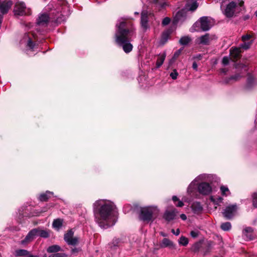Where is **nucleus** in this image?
Here are the masks:
<instances>
[{"instance_id": "15", "label": "nucleus", "mask_w": 257, "mask_h": 257, "mask_svg": "<svg viewBox=\"0 0 257 257\" xmlns=\"http://www.w3.org/2000/svg\"><path fill=\"white\" fill-rule=\"evenodd\" d=\"M51 22L49 15L43 13L39 17L37 20V24L39 26L47 25L48 23Z\"/></svg>"}, {"instance_id": "49", "label": "nucleus", "mask_w": 257, "mask_h": 257, "mask_svg": "<svg viewBox=\"0 0 257 257\" xmlns=\"http://www.w3.org/2000/svg\"><path fill=\"white\" fill-rule=\"evenodd\" d=\"M229 58L227 56H224L222 60V63L224 66H226L229 64Z\"/></svg>"}, {"instance_id": "37", "label": "nucleus", "mask_w": 257, "mask_h": 257, "mask_svg": "<svg viewBox=\"0 0 257 257\" xmlns=\"http://www.w3.org/2000/svg\"><path fill=\"white\" fill-rule=\"evenodd\" d=\"M210 200L215 205H219L220 203H221L223 200V198L221 197H218L217 198H214L213 197H210Z\"/></svg>"}, {"instance_id": "32", "label": "nucleus", "mask_w": 257, "mask_h": 257, "mask_svg": "<svg viewBox=\"0 0 257 257\" xmlns=\"http://www.w3.org/2000/svg\"><path fill=\"white\" fill-rule=\"evenodd\" d=\"M37 46V44L32 40V38H29L27 44V46L29 48V49L31 51H33Z\"/></svg>"}, {"instance_id": "55", "label": "nucleus", "mask_w": 257, "mask_h": 257, "mask_svg": "<svg viewBox=\"0 0 257 257\" xmlns=\"http://www.w3.org/2000/svg\"><path fill=\"white\" fill-rule=\"evenodd\" d=\"M171 232L176 235H178L180 233V230L178 228L175 231L174 229H172Z\"/></svg>"}, {"instance_id": "47", "label": "nucleus", "mask_w": 257, "mask_h": 257, "mask_svg": "<svg viewBox=\"0 0 257 257\" xmlns=\"http://www.w3.org/2000/svg\"><path fill=\"white\" fill-rule=\"evenodd\" d=\"M154 3L155 4H158L162 9H164L166 6H168V4L166 2L159 3V0H154Z\"/></svg>"}, {"instance_id": "40", "label": "nucleus", "mask_w": 257, "mask_h": 257, "mask_svg": "<svg viewBox=\"0 0 257 257\" xmlns=\"http://www.w3.org/2000/svg\"><path fill=\"white\" fill-rule=\"evenodd\" d=\"M252 44V42H243V44H242L241 45H240V47L239 48H240V50L241 49H243L244 50H247L248 49L251 45Z\"/></svg>"}, {"instance_id": "60", "label": "nucleus", "mask_w": 257, "mask_h": 257, "mask_svg": "<svg viewBox=\"0 0 257 257\" xmlns=\"http://www.w3.org/2000/svg\"><path fill=\"white\" fill-rule=\"evenodd\" d=\"M244 2L243 1H239V3H238V5L240 6V7H242L244 5Z\"/></svg>"}, {"instance_id": "21", "label": "nucleus", "mask_w": 257, "mask_h": 257, "mask_svg": "<svg viewBox=\"0 0 257 257\" xmlns=\"http://www.w3.org/2000/svg\"><path fill=\"white\" fill-rule=\"evenodd\" d=\"M199 43L202 45H208L210 43L211 38L208 33L205 34L204 35L201 36L200 38Z\"/></svg>"}, {"instance_id": "13", "label": "nucleus", "mask_w": 257, "mask_h": 257, "mask_svg": "<svg viewBox=\"0 0 257 257\" xmlns=\"http://www.w3.org/2000/svg\"><path fill=\"white\" fill-rule=\"evenodd\" d=\"M13 5V2L11 0L4 1L0 2V12L2 15L7 14Z\"/></svg>"}, {"instance_id": "12", "label": "nucleus", "mask_w": 257, "mask_h": 257, "mask_svg": "<svg viewBox=\"0 0 257 257\" xmlns=\"http://www.w3.org/2000/svg\"><path fill=\"white\" fill-rule=\"evenodd\" d=\"M148 22V12L147 11H143L141 13V25L145 31H146L149 28Z\"/></svg>"}, {"instance_id": "28", "label": "nucleus", "mask_w": 257, "mask_h": 257, "mask_svg": "<svg viewBox=\"0 0 257 257\" xmlns=\"http://www.w3.org/2000/svg\"><path fill=\"white\" fill-rule=\"evenodd\" d=\"M182 51V49H180L174 53L172 58L170 59L169 61V66H171L176 61V60L180 55Z\"/></svg>"}, {"instance_id": "38", "label": "nucleus", "mask_w": 257, "mask_h": 257, "mask_svg": "<svg viewBox=\"0 0 257 257\" xmlns=\"http://www.w3.org/2000/svg\"><path fill=\"white\" fill-rule=\"evenodd\" d=\"M179 243L180 244L186 246L188 244V239L184 236H181L180 238Z\"/></svg>"}, {"instance_id": "1", "label": "nucleus", "mask_w": 257, "mask_h": 257, "mask_svg": "<svg viewBox=\"0 0 257 257\" xmlns=\"http://www.w3.org/2000/svg\"><path fill=\"white\" fill-rule=\"evenodd\" d=\"M115 41L122 47L125 53L131 52L133 48L131 43L132 37L135 33V28L132 21L124 20L116 25Z\"/></svg>"}, {"instance_id": "20", "label": "nucleus", "mask_w": 257, "mask_h": 257, "mask_svg": "<svg viewBox=\"0 0 257 257\" xmlns=\"http://www.w3.org/2000/svg\"><path fill=\"white\" fill-rule=\"evenodd\" d=\"M37 230L36 236H40L43 238H48L50 236V231L41 229L39 228H35Z\"/></svg>"}, {"instance_id": "31", "label": "nucleus", "mask_w": 257, "mask_h": 257, "mask_svg": "<svg viewBox=\"0 0 257 257\" xmlns=\"http://www.w3.org/2000/svg\"><path fill=\"white\" fill-rule=\"evenodd\" d=\"M191 41V39L189 36H184L180 38L179 43L182 45H187Z\"/></svg>"}, {"instance_id": "5", "label": "nucleus", "mask_w": 257, "mask_h": 257, "mask_svg": "<svg viewBox=\"0 0 257 257\" xmlns=\"http://www.w3.org/2000/svg\"><path fill=\"white\" fill-rule=\"evenodd\" d=\"M13 12L15 16H19L30 15L32 13L31 10L27 8L24 2L17 3L14 6Z\"/></svg>"}, {"instance_id": "58", "label": "nucleus", "mask_w": 257, "mask_h": 257, "mask_svg": "<svg viewBox=\"0 0 257 257\" xmlns=\"http://www.w3.org/2000/svg\"><path fill=\"white\" fill-rule=\"evenodd\" d=\"M180 218L183 220H185L187 219V216L185 214H182L180 215Z\"/></svg>"}, {"instance_id": "16", "label": "nucleus", "mask_w": 257, "mask_h": 257, "mask_svg": "<svg viewBox=\"0 0 257 257\" xmlns=\"http://www.w3.org/2000/svg\"><path fill=\"white\" fill-rule=\"evenodd\" d=\"M187 11V10L183 9L177 12L174 18L173 23L176 24L183 19H184L186 17Z\"/></svg>"}, {"instance_id": "4", "label": "nucleus", "mask_w": 257, "mask_h": 257, "mask_svg": "<svg viewBox=\"0 0 257 257\" xmlns=\"http://www.w3.org/2000/svg\"><path fill=\"white\" fill-rule=\"evenodd\" d=\"M139 218L140 220L144 222H153L154 219L153 218V209L151 207H140Z\"/></svg>"}, {"instance_id": "10", "label": "nucleus", "mask_w": 257, "mask_h": 257, "mask_svg": "<svg viewBox=\"0 0 257 257\" xmlns=\"http://www.w3.org/2000/svg\"><path fill=\"white\" fill-rule=\"evenodd\" d=\"M237 209V206L236 205H231L226 207L224 212L222 213L223 216L227 219H231L233 216L234 213Z\"/></svg>"}, {"instance_id": "39", "label": "nucleus", "mask_w": 257, "mask_h": 257, "mask_svg": "<svg viewBox=\"0 0 257 257\" xmlns=\"http://www.w3.org/2000/svg\"><path fill=\"white\" fill-rule=\"evenodd\" d=\"M201 247V243L197 242L195 243L191 248V250L194 252H197L199 251Z\"/></svg>"}, {"instance_id": "43", "label": "nucleus", "mask_w": 257, "mask_h": 257, "mask_svg": "<svg viewBox=\"0 0 257 257\" xmlns=\"http://www.w3.org/2000/svg\"><path fill=\"white\" fill-rule=\"evenodd\" d=\"M234 65L236 69L241 68V69H244V71L245 72L247 71V68L246 66L244 64H234Z\"/></svg>"}, {"instance_id": "30", "label": "nucleus", "mask_w": 257, "mask_h": 257, "mask_svg": "<svg viewBox=\"0 0 257 257\" xmlns=\"http://www.w3.org/2000/svg\"><path fill=\"white\" fill-rule=\"evenodd\" d=\"M254 80L253 77L250 74L248 73L246 84V87L248 88H250L253 86Z\"/></svg>"}, {"instance_id": "53", "label": "nucleus", "mask_w": 257, "mask_h": 257, "mask_svg": "<svg viewBox=\"0 0 257 257\" xmlns=\"http://www.w3.org/2000/svg\"><path fill=\"white\" fill-rule=\"evenodd\" d=\"M120 242V240L118 238H117V239H113V241H112V244L113 245V246H118V243Z\"/></svg>"}, {"instance_id": "62", "label": "nucleus", "mask_w": 257, "mask_h": 257, "mask_svg": "<svg viewBox=\"0 0 257 257\" xmlns=\"http://www.w3.org/2000/svg\"><path fill=\"white\" fill-rule=\"evenodd\" d=\"M161 234L163 236H166V234L165 233H162Z\"/></svg>"}, {"instance_id": "2", "label": "nucleus", "mask_w": 257, "mask_h": 257, "mask_svg": "<svg viewBox=\"0 0 257 257\" xmlns=\"http://www.w3.org/2000/svg\"><path fill=\"white\" fill-rule=\"evenodd\" d=\"M115 206L112 202L97 200L93 204V212L96 222L102 228H107L110 225L108 220Z\"/></svg>"}, {"instance_id": "48", "label": "nucleus", "mask_w": 257, "mask_h": 257, "mask_svg": "<svg viewBox=\"0 0 257 257\" xmlns=\"http://www.w3.org/2000/svg\"><path fill=\"white\" fill-rule=\"evenodd\" d=\"M171 22V19L169 17H165L162 21V25L163 26H166L168 25Z\"/></svg>"}, {"instance_id": "25", "label": "nucleus", "mask_w": 257, "mask_h": 257, "mask_svg": "<svg viewBox=\"0 0 257 257\" xmlns=\"http://www.w3.org/2000/svg\"><path fill=\"white\" fill-rule=\"evenodd\" d=\"M61 250V247L56 244L51 245L47 249V251L49 253H58V252Z\"/></svg>"}, {"instance_id": "22", "label": "nucleus", "mask_w": 257, "mask_h": 257, "mask_svg": "<svg viewBox=\"0 0 257 257\" xmlns=\"http://www.w3.org/2000/svg\"><path fill=\"white\" fill-rule=\"evenodd\" d=\"M191 207L195 213H200L203 210V207L199 202H194L192 204Z\"/></svg>"}, {"instance_id": "46", "label": "nucleus", "mask_w": 257, "mask_h": 257, "mask_svg": "<svg viewBox=\"0 0 257 257\" xmlns=\"http://www.w3.org/2000/svg\"><path fill=\"white\" fill-rule=\"evenodd\" d=\"M251 37L252 36L251 35L247 34L241 37V40L243 42H245L249 40Z\"/></svg>"}, {"instance_id": "59", "label": "nucleus", "mask_w": 257, "mask_h": 257, "mask_svg": "<svg viewBox=\"0 0 257 257\" xmlns=\"http://www.w3.org/2000/svg\"><path fill=\"white\" fill-rule=\"evenodd\" d=\"M194 58H196L199 60H201L202 58V56L201 54H199L198 55L196 56V57H194Z\"/></svg>"}, {"instance_id": "33", "label": "nucleus", "mask_w": 257, "mask_h": 257, "mask_svg": "<svg viewBox=\"0 0 257 257\" xmlns=\"http://www.w3.org/2000/svg\"><path fill=\"white\" fill-rule=\"evenodd\" d=\"M29 254V252L26 249H18L16 250V255L18 256H27Z\"/></svg>"}, {"instance_id": "61", "label": "nucleus", "mask_w": 257, "mask_h": 257, "mask_svg": "<svg viewBox=\"0 0 257 257\" xmlns=\"http://www.w3.org/2000/svg\"><path fill=\"white\" fill-rule=\"evenodd\" d=\"M27 257H39L38 255H33V254H29L28 256Z\"/></svg>"}, {"instance_id": "18", "label": "nucleus", "mask_w": 257, "mask_h": 257, "mask_svg": "<svg viewBox=\"0 0 257 257\" xmlns=\"http://www.w3.org/2000/svg\"><path fill=\"white\" fill-rule=\"evenodd\" d=\"M37 231V230L35 229V228L30 230L25 238L21 241V243L22 244H25L31 241L34 238V237L36 236Z\"/></svg>"}, {"instance_id": "44", "label": "nucleus", "mask_w": 257, "mask_h": 257, "mask_svg": "<svg viewBox=\"0 0 257 257\" xmlns=\"http://www.w3.org/2000/svg\"><path fill=\"white\" fill-rule=\"evenodd\" d=\"M220 190L221 191L222 195L224 196H226V192H229L228 187L224 186H221L220 187Z\"/></svg>"}, {"instance_id": "19", "label": "nucleus", "mask_w": 257, "mask_h": 257, "mask_svg": "<svg viewBox=\"0 0 257 257\" xmlns=\"http://www.w3.org/2000/svg\"><path fill=\"white\" fill-rule=\"evenodd\" d=\"M172 33L171 29H168L163 32L161 35V38L160 40V44L164 45L170 38V35Z\"/></svg>"}, {"instance_id": "14", "label": "nucleus", "mask_w": 257, "mask_h": 257, "mask_svg": "<svg viewBox=\"0 0 257 257\" xmlns=\"http://www.w3.org/2000/svg\"><path fill=\"white\" fill-rule=\"evenodd\" d=\"M177 211L176 209L172 210H166L164 212L163 218L167 222H169L176 218Z\"/></svg>"}, {"instance_id": "41", "label": "nucleus", "mask_w": 257, "mask_h": 257, "mask_svg": "<svg viewBox=\"0 0 257 257\" xmlns=\"http://www.w3.org/2000/svg\"><path fill=\"white\" fill-rule=\"evenodd\" d=\"M178 75V73L177 72L176 69H173V71L170 74V77L173 80L176 79Z\"/></svg>"}, {"instance_id": "3", "label": "nucleus", "mask_w": 257, "mask_h": 257, "mask_svg": "<svg viewBox=\"0 0 257 257\" xmlns=\"http://www.w3.org/2000/svg\"><path fill=\"white\" fill-rule=\"evenodd\" d=\"M69 12L67 2L66 0H58L56 8L52 10L48 14L51 22L58 25L66 20Z\"/></svg>"}, {"instance_id": "27", "label": "nucleus", "mask_w": 257, "mask_h": 257, "mask_svg": "<svg viewBox=\"0 0 257 257\" xmlns=\"http://www.w3.org/2000/svg\"><path fill=\"white\" fill-rule=\"evenodd\" d=\"M166 58V54L164 53L161 56H159L157 59V60L156 63V68H160L162 64H163L164 60Z\"/></svg>"}, {"instance_id": "50", "label": "nucleus", "mask_w": 257, "mask_h": 257, "mask_svg": "<svg viewBox=\"0 0 257 257\" xmlns=\"http://www.w3.org/2000/svg\"><path fill=\"white\" fill-rule=\"evenodd\" d=\"M81 250L80 247H74L71 249V252L73 254L76 255L77 253Z\"/></svg>"}, {"instance_id": "45", "label": "nucleus", "mask_w": 257, "mask_h": 257, "mask_svg": "<svg viewBox=\"0 0 257 257\" xmlns=\"http://www.w3.org/2000/svg\"><path fill=\"white\" fill-rule=\"evenodd\" d=\"M67 255L64 253H56L49 255V257H66Z\"/></svg>"}, {"instance_id": "35", "label": "nucleus", "mask_w": 257, "mask_h": 257, "mask_svg": "<svg viewBox=\"0 0 257 257\" xmlns=\"http://www.w3.org/2000/svg\"><path fill=\"white\" fill-rule=\"evenodd\" d=\"M172 200L177 207H181L184 206V203L181 201L176 196L172 197Z\"/></svg>"}, {"instance_id": "36", "label": "nucleus", "mask_w": 257, "mask_h": 257, "mask_svg": "<svg viewBox=\"0 0 257 257\" xmlns=\"http://www.w3.org/2000/svg\"><path fill=\"white\" fill-rule=\"evenodd\" d=\"M220 227L224 231H228L230 229L231 227V225L230 222H226L222 223L220 226Z\"/></svg>"}, {"instance_id": "6", "label": "nucleus", "mask_w": 257, "mask_h": 257, "mask_svg": "<svg viewBox=\"0 0 257 257\" xmlns=\"http://www.w3.org/2000/svg\"><path fill=\"white\" fill-rule=\"evenodd\" d=\"M211 19L208 17H202L194 25V27H200L203 31H207L212 27Z\"/></svg>"}, {"instance_id": "9", "label": "nucleus", "mask_w": 257, "mask_h": 257, "mask_svg": "<svg viewBox=\"0 0 257 257\" xmlns=\"http://www.w3.org/2000/svg\"><path fill=\"white\" fill-rule=\"evenodd\" d=\"M198 192L203 195H208L212 192V187L209 183L201 182L198 186Z\"/></svg>"}, {"instance_id": "56", "label": "nucleus", "mask_w": 257, "mask_h": 257, "mask_svg": "<svg viewBox=\"0 0 257 257\" xmlns=\"http://www.w3.org/2000/svg\"><path fill=\"white\" fill-rule=\"evenodd\" d=\"M192 68L194 70L197 71L198 68V65L197 63L194 61L192 64Z\"/></svg>"}, {"instance_id": "29", "label": "nucleus", "mask_w": 257, "mask_h": 257, "mask_svg": "<svg viewBox=\"0 0 257 257\" xmlns=\"http://www.w3.org/2000/svg\"><path fill=\"white\" fill-rule=\"evenodd\" d=\"M53 192L47 191L45 193L41 194L40 195L39 199L41 201H47L50 197V194H52Z\"/></svg>"}, {"instance_id": "8", "label": "nucleus", "mask_w": 257, "mask_h": 257, "mask_svg": "<svg viewBox=\"0 0 257 257\" xmlns=\"http://www.w3.org/2000/svg\"><path fill=\"white\" fill-rule=\"evenodd\" d=\"M237 3L233 1L229 3L223 12L224 15L228 18L236 16L235 11L237 7Z\"/></svg>"}, {"instance_id": "24", "label": "nucleus", "mask_w": 257, "mask_h": 257, "mask_svg": "<svg viewBox=\"0 0 257 257\" xmlns=\"http://www.w3.org/2000/svg\"><path fill=\"white\" fill-rule=\"evenodd\" d=\"M161 247H172L174 246L173 242L167 238L163 239L162 243L160 244Z\"/></svg>"}, {"instance_id": "42", "label": "nucleus", "mask_w": 257, "mask_h": 257, "mask_svg": "<svg viewBox=\"0 0 257 257\" xmlns=\"http://www.w3.org/2000/svg\"><path fill=\"white\" fill-rule=\"evenodd\" d=\"M252 205L254 207L257 208V193H254L252 195Z\"/></svg>"}, {"instance_id": "57", "label": "nucleus", "mask_w": 257, "mask_h": 257, "mask_svg": "<svg viewBox=\"0 0 257 257\" xmlns=\"http://www.w3.org/2000/svg\"><path fill=\"white\" fill-rule=\"evenodd\" d=\"M227 71H228V69L226 68H222L220 69V72L221 73H224V74H226L227 73Z\"/></svg>"}, {"instance_id": "63", "label": "nucleus", "mask_w": 257, "mask_h": 257, "mask_svg": "<svg viewBox=\"0 0 257 257\" xmlns=\"http://www.w3.org/2000/svg\"><path fill=\"white\" fill-rule=\"evenodd\" d=\"M135 15H139V13H138V12H135Z\"/></svg>"}, {"instance_id": "11", "label": "nucleus", "mask_w": 257, "mask_h": 257, "mask_svg": "<svg viewBox=\"0 0 257 257\" xmlns=\"http://www.w3.org/2000/svg\"><path fill=\"white\" fill-rule=\"evenodd\" d=\"M241 53L242 51L240 50V48H231L229 50V54L231 60L234 62H236L241 58Z\"/></svg>"}, {"instance_id": "34", "label": "nucleus", "mask_w": 257, "mask_h": 257, "mask_svg": "<svg viewBox=\"0 0 257 257\" xmlns=\"http://www.w3.org/2000/svg\"><path fill=\"white\" fill-rule=\"evenodd\" d=\"M253 231V229L251 227H247L243 230V233L245 234L246 237L249 238L250 240L252 239L251 237V234L250 233H252Z\"/></svg>"}, {"instance_id": "26", "label": "nucleus", "mask_w": 257, "mask_h": 257, "mask_svg": "<svg viewBox=\"0 0 257 257\" xmlns=\"http://www.w3.org/2000/svg\"><path fill=\"white\" fill-rule=\"evenodd\" d=\"M62 224L63 220L60 218H58L54 220L52 223V226L53 228L57 229V230H59V229L62 226Z\"/></svg>"}, {"instance_id": "17", "label": "nucleus", "mask_w": 257, "mask_h": 257, "mask_svg": "<svg viewBox=\"0 0 257 257\" xmlns=\"http://www.w3.org/2000/svg\"><path fill=\"white\" fill-rule=\"evenodd\" d=\"M37 231V230L35 229V228L30 230L25 238L21 241V243L22 244H25L31 241L34 238V237L36 236Z\"/></svg>"}, {"instance_id": "54", "label": "nucleus", "mask_w": 257, "mask_h": 257, "mask_svg": "<svg viewBox=\"0 0 257 257\" xmlns=\"http://www.w3.org/2000/svg\"><path fill=\"white\" fill-rule=\"evenodd\" d=\"M210 251V248L209 246H207L203 252V255H206L208 254Z\"/></svg>"}, {"instance_id": "23", "label": "nucleus", "mask_w": 257, "mask_h": 257, "mask_svg": "<svg viewBox=\"0 0 257 257\" xmlns=\"http://www.w3.org/2000/svg\"><path fill=\"white\" fill-rule=\"evenodd\" d=\"M242 76L239 73H236L235 75H232L229 77L226 78L224 79V82L225 84H227L230 83V81L234 80L235 81L239 80Z\"/></svg>"}, {"instance_id": "7", "label": "nucleus", "mask_w": 257, "mask_h": 257, "mask_svg": "<svg viewBox=\"0 0 257 257\" xmlns=\"http://www.w3.org/2000/svg\"><path fill=\"white\" fill-rule=\"evenodd\" d=\"M64 240L68 245L75 246L79 243L78 237H74V231L71 229L64 234Z\"/></svg>"}, {"instance_id": "52", "label": "nucleus", "mask_w": 257, "mask_h": 257, "mask_svg": "<svg viewBox=\"0 0 257 257\" xmlns=\"http://www.w3.org/2000/svg\"><path fill=\"white\" fill-rule=\"evenodd\" d=\"M198 234H199L198 231L192 230L190 232V235L193 238H196L198 236Z\"/></svg>"}, {"instance_id": "51", "label": "nucleus", "mask_w": 257, "mask_h": 257, "mask_svg": "<svg viewBox=\"0 0 257 257\" xmlns=\"http://www.w3.org/2000/svg\"><path fill=\"white\" fill-rule=\"evenodd\" d=\"M198 7V4L197 3H194L191 4V6L189 8V10L191 11H194Z\"/></svg>"}]
</instances>
